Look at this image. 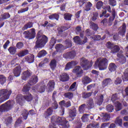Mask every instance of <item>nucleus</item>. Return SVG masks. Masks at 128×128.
Masks as SVG:
<instances>
[{
  "label": "nucleus",
  "instance_id": "obj_25",
  "mask_svg": "<svg viewBox=\"0 0 128 128\" xmlns=\"http://www.w3.org/2000/svg\"><path fill=\"white\" fill-rule=\"evenodd\" d=\"M29 114H32H32H34V110H31L29 111V112L27 110H25L24 112L22 114V116L24 120H26V118H28V116Z\"/></svg>",
  "mask_w": 128,
  "mask_h": 128
},
{
  "label": "nucleus",
  "instance_id": "obj_22",
  "mask_svg": "<svg viewBox=\"0 0 128 128\" xmlns=\"http://www.w3.org/2000/svg\"><path fill=\"white\" fill-rule=\"evenodd\" d=\"M24 100V96L22 94H18L16 97V102L18 104H20L21 102H22Z\"/></svg>",
  "mask_w": 128,
  "mask_h": 128
},
{
  "label": "nucleus",
  "instance_id": "obj_33",
  "mask_svg": "<svg viewBox=\"0 0 128 128\" xmlns=\"http://www.w3.org/2000/svg\"><path fill=\"white\" fill-rule=\"evenodd\" d=\"M32 98H34L32 95L30 93L24 96V100H26V102H32Z\"/></svg>",
  "mask_w": 128,
  "mask_h": 128
},
{
  "label": "nucleus",
  "instance_id": "obj_57",
  "mask_svg": "<svg viewBox=\"0 0 128 128\" xmlns=\"http://www.w3.org/2000/svg\"><path fill=\"white\" fill-rule=\"evenodd\" d=\"M54 118H56V117L54 116H52L51 118V122H52V124H50V128H58V127H56V124H54V122H54Z\"/></svg>",
  "mask_w": 128,
  "mask_h": 128
},
{
  "label": "nucleus",
  "instance_id": "obj_36",
  "mask_svg": "<svg viewBox=\"0 0 128 128\" xmlns=\"http://www.w3.org/2000/svg\"><path fill=\"white\" fill-rule=\"evenodd\" d=\"M50 20H58L60 18V15L57 14H52L48 16Z\"/></svg>",
  "mask_w": 128,
  "mask_h": 128
},
{
  "label": "nucleus",
  "instance_id": "obj_15",
  "mask_svg": "<svg viewBox=\"0 0 128 128\" xmlns=\"http://www.w3.org/2000/svg\"><path fill=\"white\" fill-rule=\"evenodd\" d=\"M38 82V76H34L28 81V84H29V86H34V84H36Z\"/></svg>",
  "mask_w": 128,
  "mask_h": 128
},
{
  "label": "nucleus",
  "instance_id": "obj_6",
  "mask_svg": "<svg viewBox=\"0 0 128 128\" xmlns=\"http://www.w3.org/2000/svg\"><path fill=\"white\" fill-rule=\"evenodd\" d=\"M36 29L31 28L30 30L25 31L24 32L26 38L28 40H32L36 38Z\"/></svg>",
  "mask_w": 128,
  "mask_h": 128
},
{
  "label": "nucleus",
  "instance_id": "obj_63",
  "mask_svg": "<svg viewBox=\"0 0 128 128\" xmlns=\"http://www.w3.org/2000/svg\"><path fill=\"white\" fill-rule=\"evenodd\" d=\"M23 46H24V44L22 42H18V43H17L16 45V47L18 50H20V48H22Z\"/></svg>",
  "mask_w": 128,
  "mask_h": 128
},
{
  "label": "nucleus",
  "instance_id": "obj_17",
  "mask_svg": "<svg viewBox=\"0 0 128 128\" xmlns=\"http://www.w3.org/2000/svg\"><path fill=\"white\" fill-rule=\"evenodd\" d=\"M22 68H20V66H16L14 70V74L15 76H20Z\"/></svg>",
  "mask_w": 128,
  "mask_h": 128
},
{
  "label": "nucleus",
  "instance_id": "obj_13",
  "mask_svg": "<svg viewBox=\"0 0 128 128\" xmlns=\"http://www.w3.org/2000/svg\"><path fill=\"white\" fill-rule=\"evenodd\" d=\"M126 24L124 23L119 29H118V34L120 36H124L126 34Z\"/></svg>",
  "mask_w": 128,
  "mask_h": 128
},
{
  "label": "nucleus",
  "instance_id": "obj_46",
  "mask_svg": "<svg viewBox=\"0 0 128 128\" xmlns=\"http://www.w3.org/2000/svg\"><path fill=\"white\" fill-rule=\"evenodd\" d=\"M92 6V4L90 2H87L86 5L85 10H86V12H88L89 10H90V8Z\"/></svg>",
  "mask_w": 128,
  "mask_h": 128
},
{
  "label": "nucleus",
  "instance_id": "obj_43",
  "mask_svg": "<svg viewBox=\"0 0 128 128\" xmlns=\"http://www.w3.org/2000/svg\"><path fill=\"white\" fill-rule=\"evenodd\" d=\"M90 25L91 28L94 30H98V24H96L94 22H90Z\"/></svg>",
  "mask_w": 128,
  "mask_h": 128
},
{
  "label": "nucleus",
  "instance_id": "obj_19",
  "mask_svg": "<svg viewBox=\"0 0 128 128\" xmlns=\"http://www.w3.org/2000/svg\"><path fill=\"white\" fill-rule=\"evenodd\" d=\"M90 82H92V80L88 76H84L82 78V83L84 86H86Z\"/></svg>",
  "mask_w": 128,
  "mask_h": 128
},
{
  "label": "nucleus",
  "instance_id": "obj_59",
  "mask_svg": "<svg viewBox=\"0 0 128 128\" xmlns=\"http://www.w3.org/2000/svg\"><path fill=\"white\" fill-rule=\"evenodd\" d=\"M64 96L70 100V98H72V97L74 96V94H72V93L69 92L66 93L64 94Z\"/></svg>",
  "mask_w": 128,
  "mask_h": 128
},
{
  "label": "nucleus",
  "instance_id": "obj_30",
  "mask_svg": "<svg viewBox=\"0 0 128 128\" xmlns=\"http://www.w3.org/2000/svg\"><path fill=\"white\" fill-rule=\"evenodd\" d=\"M30 84H26L24 85L22 88V92L23 94H30Z\"/></svg>",
  "mask_w": 128,
  "mask_h": 128
},
{
  "label": "nucleus",
  "instance_id": "obj_16",
  "mask_svg": "<svg viewBox=\"0 0 128 128\" xmlns=\"http://www.w3.org/2000/svg\"><path fill=\"white\" fill-rule=\"evenodd\" d=\"M95 102L98 106L102 104V102H104V96L101 94L100 96H97L95 98Z\"/></svg>",
  "mask_w": 128,
  "mask_h": 128
},
{
  "label": "nucleus",
  "instance_id": "obj_26",
  "mask_svg": "<svg viewBox=\"0 0 128 128\" xmlns=\"http://www.w3.org/2000/svg\"><path fill=\"white\" fill-rule=\"evenodd\" d=\"M120 48L119 46L118 45H114V46L112 47L110 50L111 54H116V52H120Z\"/></svg>",
  "mask_w": 128,
  "mask_h": 128
},
{
  "label": "nucleus",
  "instance_id": "obj_32",
  "mask_svg": "<svg viewBox=\"0 0 128 128\" xmlns=\"http://www.w3.org/2000/svg\"><path fill=\"white\" fill-rule=\"evenodd\" d=\"M33 24L32 22H28L22 27V30H28V28H32Z\"/></svg>",
  "mask_w": 128,
  "mask_h": 128
},
{
  "label": "nucleus",
  "instance_id": "obj_52",
  "mask_svg": "<svg viewBox=\"0 0 128 128\" xmlns=\"http://www.w3.org/2000/svg\"><path fill=\"white\" fill-rule=\"evenodd\" d=\"M92 92H83L82 94V96L84 98H90V96H92Z\"/></svg>",
  "mask_w": 128,
  "mask_h": 128
},
{
  "label": "nucleus",
  "instance_id": "obj_2",
  "mask_svg": "<svg viewBox=\"0 0 128 128\" xmlns=\"http://www.w3.org/2000/svg\"><path fill=\"white\" fill-rule=\"evenodd\" d=\"M96 68H99L100 70H104L108 68V59L106 58H98L94 64Z\"/></svg>",
  "mask_w": 128,
  "mask_h": 128
},
{
  "label": "nucleus",
  "instance_id": "obj_40",
  "mask_svg": "<svg viewBox=\"0 0 128 128\" xmlns=\"http://www.w3.org/2000/svg\"><path fill=\"white\" fill-rule=\"evenodd\" d=\"M100 128V124L98 122H94L92 124H89L88 125L86 128Z\"/></svg>",
  "mask_w": 128,
  "mask_h": 128
},
{
  "label": "nucleus",
  "instance_id": "obj_45",
  "mask_svg": "<svg viewBox=\"0 0 128 128\" xmlns=\"http://www.w3.org/2000/svg\"><path fill=\"white\" fill-rule=\"evenodd\" d=\"M12 118L11 116H8L5 119V124H6V126L12 124Z\"/></svg>",
  "mask_w": 128,
  "mask_h": 128
},
{
  "label": "nucleus",
  "instance_id": "obj_37",
  "mask_svg": "<svg viewBox=\"0 0 128 128\" xmlns=\"http://www.w3.org/2000/svg\"><path fill=\"white\" fill-rule=\"evenodd\" d=\"M87 106L89 109L92 108L94 106V100L92 98H90L87 103Z\"/></svg>",
  "mask_w": 128,
  "mask_h": 128
},
{
  "label": "nucleus",
  "instance_id": "obj_8",
  "mask_svg": "<svg viewBox=\"0 0 128 128\" xmlns=\"http://www.w3.org/2000/svg\"><path fill=\"white\" fill-rule=\"evenodd\" d=\"M73 40L74 42L77 44H84L88 42V38L86 37H84L83 38L84 40H81L80 36H76L73 38Z\"/></svg>",
  "mask_w": 128,
  "mask_h": 128
},
{
  "label": "nucleus",
  "instance_id": "obj_42",
  "mask_svg": "<svg viewBox=\"0 0 128 128\" xmlns=\"http://www.w3.org/2000/svg\"><path fill=\"white\" fill-rule=\"evenodd\" d=\"M72 14L70 13L64 14V19L65 20H72Z\"/></svg>",
  "mask_w": 128,
  "mask_h": 128
},
{
  "label": "nucleus",
  "instance_id": "obj_9",
  "mask_svg": "<svg viewBox=\"0 0 128 128\" xmlns=\"http://www.w3.org/2000/svg\"><path fill=\"white\" fill-rule=\"evenodd\" d=\"M88 64H90V62H88V60L86 58H82L80 59V64L84 70H88V68H90Z\"/></svg>",
  "mask_w": 128,
  "mask_h": 128
},
{
  "label": "nucleus",
  "instance_id": "obj_56",
  "mask_svg": "<svg viewBox=\"0 0 128 128\" xmlns=\"http://www.w3.org/2000/svg\"><path fill=\"white\" fill-rule=\"evenodd\" d=\"M2 20H6L8 18H10V15L8 12L4 13L2 14Z\"/></svg>",
  "mask_w": 128,
  "mask_h": 128
},
{
  "label": "nucleus",
  "instance_id": "obj_62",
  "mask_svg": "<svg viewBox=\"0 0 128 128\" xmlns=\"http://www.w3.org/2000/svg\"><path fill=\"white\" fill-rule=\"evenodd\" d=\"M122 80L124 82L128 81V73H124V74L122 76Z\"/></svg>",
  "mask_w": 128,
  "mask_h": 128
},
{
  "label": "nucleus",
  "instance_id": "obj_7",
  "mask_svg": "<svg viewBox=\"0 0 128 128\" xmlns=\"http://www.w3.org/2000/svg\"><path fill=\"white\" fill-rule=\"evenodd\" d=\"M116 100H118V94H113L111 100H112L115 106L116 112H119V110H122V104L120 102L116 101Z\"/></svg>",
  "mask_w": 128,
  "mask_h": 128
},
{
  "label": "nucleus",
  "instance_id": "obj_39",
  "mask_svg": "<svg viewBox=\"0 0 128 128\" xmlns=\"http://www.w3.org/2000/svg\"><path fill=\"white\" fill-rule=\"evenodd\" d=\"M8 50L10 54H14L16 52V48L14 46H10Z\"/></svg>",
  "mask_w": 128,
  "mask_h": 128
},
{
  "label": "nucleus",
  "instance_id": "obj_48",
  "mask_svg": "<svg viewBox=\"0 0 128 128\" xmlns=\"http://www.w3.org/2000/svg\"><path fill=\"white\" fill-rule=\"evenodd\" d=\"M44 90H46V84H42V85H40V88L38 90V92L42 93L44 92Z\"/></svg>",
  "mask_w": 128,
  "mask_h": 128
},
{
  "label": "nucleus",
  "instance_id": "obj_55",
  "mask_svg": "<svg viewBox=\"0 0 128 128\" xmlns=\"http://www.w3.org/2000/svg\"><path fill=\"white\" fill-rule=\"evenodd\" d=\"M106 108V110H108L109 112H112V110H114V106L112 104H108Z\"/></svg>",
  "mask_w": 128,
  "mask_h": 128
},
{
  "label": "nucleus",
  "instance_id": "obj_60",
  "mask_svg": "<svg viewBox=\"0 0 128 128\" xmlns=\"http://www.w3.org/2000/svg\"><path fill=\"white\" fill-rule=\"evenodd\" d=\"M56 38H52L50 41V46L52 48V46H54V44H56Z\"/></svg>",
  "mask_w": 128,
  "mask_h": 128
},
{
  "label": "nucleus",
  "instance_id": "obj_50",
  "mask_svg": "<svg viewBox=\"0 0 128 128\" xmlns=\"http://www.w3.org/2000/svg\"><path fill=\"white\" fill-rule=\"evenodd\" d=\"M6 81V78L3 75H0V84H4V82Z\"/></svg>",
  "mask_w": 128,
  "mask_h": 128
},
{
  "label": "nucleus",
  "instance_id": "obj_41",
  "mask_svg": "<svg viewBox=\"0 0 128 128\" xmlns=\"http://www.w3.org/2000/svg\"><path fill=\"white\" fill-rule=\"evenodd\" d=\"M112 79L110 78H106L103 81V85L104 86H106L112 84Z\"/></svg>",
  "mask_w": 128,
  "mask_h": 128
},
{
  "label": "nucleus",
  "instance_id": "obj_5",
  "mask_svg": "<svg viewBox=\"0 0 128 128\" xmlns=\"http://www.w3.org/2000/svg\"><path fill=\"white\" fill-rule=\"evenodd\" d=\"M56 120L55 121L56 124H58L60 128H70V124L66 120V118L64 117L57 116L56 118Z\"/></svg>",
  "mask_w": 128,
  "mask_h": 128
},
{
  "label": "nucleus",
  "instance_id": "obj_1",
  "mask_svg": "<svg viewBox=\"0 0 128 128\" xmlns=\"http://www.w3.org/2000/svg\"><path fill=\"white\" fill-rule=\"evenodd\" d=\"M36 38V46L37 48H44L48 42V37L42 34V30H40L37 34Z\"/></svg>",
  "mask_w": 128,
  "mask_h": 128
},
{
  "label": "nucleus",
  "instance_id": "obj_38",
  "mask_svg": "<svg viewBox=\"0 0 128 128\" xmlns=\"http://www.w3.org/2000/svg\"><path fill=\"white\" fill-rule=\"evenodd\" d=\"M108 70L110 72H114L116 70V66L114 63H110L108 66Z\"/></svg>",
  "mask_w": 128,
  "mask_h": 128
},
{
  "label": "nucleus",
  "instance_id": "obj_53",
  "mask_svg": "<svg viewBox=\"0 0 128 128\" xmlns=\"http://www.w3.org/2000/svg\"><path fill=\"white\" fill-rule=\"evenodd\" d=\"M86 108V104H82L78 108V110L80 114H83L84 112V108Z\"/></svg>",
  "mask_w": 128,
  "mask_h": 128
},
{
  "label": "nucleus",
  "instance_id": "obj_51",
  "mask_svg": "<svg viewBox=\"0 0 128 128\" xmlns=\"http://www.w3.org/2000/svg\"><path fill=\"white\" fill-rule=\"evenodd\" d=\"M104 6V2L102 1H98L96 4V8L98 10H100Z\"/></svg>",
  "mask_w": 128,
  "mask_h": 128
},
{
  "label": "nucleus",
  "instance_id": "obj_34",
  "mask_svg": "<svg viewBox=\"0 0 128 128\" xmlns=\"http://www.w3.org/2000/svg\"><path fill=\"white\" fill-rule=\"evenodd\" d=\"M117 56H118V58H120L119 62H120V64H124L126 62V57H124V55L118 54Z\"/></svg>",
  "mask_w": 128,
  "mask_h": 128
},
{
  "label": "nucleus",
  "instance_id": "obj_28",
  "mask_svg": "<svg viewBox=\"0 0 128 128\" xmlns=\"http://www.w3.org/2000/svg\"><path fill=\"white\" fill-rule=\"evenodd\" d=\"M69 116L72 120H74V118L76 116V109L74 108L70 111Z\"/></svg>",
  "mask_w": 128,
  "mask_h": 128
},
{
  "label": "nucleus",
  "instance_id": "obj_31",
  "mask_svg": "<svg viewBox=\"0 0 128 128\" xmlns=\"http://www.w3.org/2000/svg\"><path fill=\"white\" fill-rule=\"evenodd\" d=\"M28 54V50H23L20 51L18 53V56L19 58H22V56H26Z\"/></svg>",
  "mask_w": 128,
  "mask_h": 128
},
{
  "label": "nucleus",
  "instance_id": "obj_27",
  "mask_svg": "<svg viewBox=\"0 0 128 128\" xmlns=\"http://www.w3.org/2000/svg\"><path fill=\"white\" fill-rule=\"evenodd\" d=\"M55 48L57 52H60L64 50L66 48L62 44H59L56 45Z\"/></svg>",
  "mask_w": 128,
  "mask_h": 128
},
{
  "label": "nucleus",
  "instance_id": "obj_20",
  "mask_svg": "<svg viewBox=\"0 0 128 128\" xmlns=\"http://www.w3.org/2000/svg\"><path fill=\"white\" fill-rule=\"evenodd\" d=\"M47 88L48 90V92L54 90V80H50L47 85Z\"/></svg>",
  "mask_w": 128,
  "mask_h": 128
},
{
  "label": "nucleus",
  "instance_id": "obj_35",
  "mask_svg": "<svg viewBox=\"0 0 128 128\" xmlns=\"http://www.w3.org/2000/svg\"><path fill=\"white\" fill-rule=\"evenodd\" d=\"M110 118V116L108 114H103L102 120V122H108Z\"/></svg>",
  "mask_w": 128,
  "mask_h": 128
},
{
  "label": "nucleus",
  "instance_id": "obj_18",
  "mask_svg": "<svg viewBox=\"0 0 128 128\" xmlns=\"http://www.w3.org/2000/svg\"><path fill=\"white\" fill-rule=\"evenodd\" d=\"M70 77L66 73H63L60 76V80L61 82H68Z\"/></svg>",
  "mask_w": 128,
  "mask_h": 128
},
{
  "label": "nucleus",
  "instance_id": "obj_4",
  "mask_svg": "<svg viewBox=\"0 0 128 128\" xmlns=\"http://www.w3.org/2000/svg\"><path fill=\"white\" fill-rule=\"evenodd\" d=\"M14 101H10V100L2 104L0 106V114L2 112H8V110H10L14 108Z\"/></svg>",
  "mask_w": 128,
  "mask_h": 128
},
{
  "label": "nucleus",
  "instance_id": "obj_14",
  "mask_svg": "<svg viewBox=\"0 0 128 128\" xmlns=\"http://www.w3.org/2000/svg\"><path fill=\"white\" fill-rule=\"evenodd\" d=\"M31 76L32 72L28 71V70H27L23 72L22 75V78L24 80H26Z\"/></svg>",
  "mask_w": 128,
  "mask_h": 128
},
{
  "label": "nucleus",
  "instance_id": "obj_3",
  "mask_svg": "<svg viewBox=\"0 0 128 128\" xmlns=\"http://www.w3.org/2000/svg\"><path fill=\"white\" fill-rule=\"evenodd\" d=\"M12 94V90L2 89L0 90V96H2L0 98V104L2 102H6L7 100L10 98V96Z\"/></svg>",
  "mask_w": 128,
  "mask_h": 128
},
{
  "label": "nucleus",
  "instance_id": "obj_24",
  "mask_svg": "<svg viewBox=\"0 0 128 128\" xmlns=\"http://www.w3.org/2000/svg\"><path fill=\"white\" fill-rule=\"evenodd\" d=\"M54 110L52 108H50L47 110V111L44 113V116L45 118H48L52 114Z\"/></svg>",
  "mask_w": 128,
  "mask_h": 128
},
{
  "label": "nucleus",
  "instance_id": "obj_12",
  "mask_svg": "<svg viewBox=\"0 0 128 128\" xmlns=\"http://www.w3.org/2000/svg\"><path fill=\"white\" fill-rule=\"evenodd\" d=\"M63 56L65 58H71V60H72V58L76 56V52L74 51L68 52L64 54Z\"/></svg>",
  "mask_w": 128,
  "mask_h": 128
},
{
  "label": "nucleus",
  "instance_id": "obj_58",
  "mask_svg": "<svg viewBox=\"0 0 128 128\" xmlns=\"http://www.w3.org/2000/svg\"><path fill=\"white\" fill-rule=\"evenodd\" d=\"M114 44H112V42H108L106 44V46L107 48H109V50H111L112 48H114Z\"/></svg>",
  "mask_w": 128,
  "mask_h": 128
},
{
  "label": "nucleus",
  "instance_id": "obj_29",
  "mask_svg": "<svg viewBox=\"0 0 128 128\" xmlns=\"http://www.w3.org/2000/svg\"><path fill=\"white\" fill-rule=\"evenodd\" d=\"M60 106H61L62 108V106H66V108H68L69 106H70L72 104H70V101H68L66 102V101L62 100L60 103Z\"/></svg>",
  "mask_w": 128,
  "mask_h": 128
},
{
  "label": "nucleus",
  "instance_id": "obj_11",
  "mask_svg": "<svg viewBox=\"0 0 128 128\" xmlns=\"http://www.w3.org/2000/svg\"><path fill=\"white\" fill-rule=\"evenodd\" d=\"M112 16H110L108 20V24L110 26L112 25V22L114 20V18H116V9H114V8L112 9Z\"/></svg>",
  "mask_w": 128,
  "mask_h": 128
},
{
  "label": "nucleus",
  "instance_id": "obj_61",
  "mask_svg": "<svg viewBox=\"0 0 128 128\" xmlns=\"http://www.w3.org/2000/svg\"><path fill=\"white\" fill-rule=\"evenodd\" d=\"M104 16V18H108L110 14H106V10L103 11L102 14L100 15V18H102Z\"/></svg>",
  "mask_w": 128,
  "mask_h": 128
},
{
  "label": "nucleus",
  "instance_id": "obj_23",
  "mask_svg": "<svg viewBox=\"0 0 128 128\" xmlns=\"http://www.w3.org/2000/svg\"><path fill=\"white\" fill-rule=\"evenodd\" d=\"M25 60L29 64H32L34 60V54H30L25 57Z\"/></svg>",
  "mask_w": 128,
  "mask_h": 128
},
{
  "label": "nucleus",
  "instance_id": "obj_44",
  "mask_svg": "<svg viewBox=\"0 0 128 128\" xmlns=\"http://www.w3.org/2000/svg\"><path fill=\"white\" fill-rule=\"evenodd\" d=\"M50 66L52 70H54L56 66V60H52L50 62Z\"/></svg>",
  "mask_w": 128,
  "mask_h": 128
},
{
  "label": "nucleus",
  "instance_id": "obj_21",
  "mask_svg": "<svg viewBox=\"0 0 128 128\" xmlns=\"http://www.w3.org/2000/svg\"><path fill=\"white\" fill-rule=\"evenodd\" d=\"M56 92H54L52 94V101L54 102L52 104V106L54 108V110H56L58 108V103L56 102Z\"/></svg>",
  "mask_w": 128,
  "mask_h": 128
},
{
  "label": "nucleus",
  "instance_id": "obj_47",
  "mask_svg": "<svg viewBox=\"0 0 128 128\" xmlns=\"http://www.w3.org/2000/svg\"><path fill=\"white\" fill-rule=\"evenodd\" d=\"M115 124H118V126H122V120L120 118V117H118L115 120Z\"/></svg>",
  "mask_w": 128,
  "mask_h": 128
},
{
  "label": "nucleus",
  "instance_id": "obj_64",
  "mask_svg": "<svg viewBox=\"0 0 128 128\" xmlns=\"http://www.w3.org/2000/svg\"><path fill=\"white\" fill-rule=\"evenodd\" d=\"M72 68V64L70 63V62H68L66 64V66L65 67V70H70V68Z\"/></svg>",
  "mask_w": 128,
  "mask_h": 128
},
{
  "label": "nucleus",
  "instance_id": "obj_54",
  "mask_svg": "<svg viewBox=\"0 0 128 128\" xmlns=\"http://www.w3.org/2000/svg\"><path fill=\"white\" fill-rule=\"evenodd\" d=\"M64 42L65 44H66V48H72V40H66Z\"/></svg>",
  "mask_w": 128,
  "mask_h": 128
},
{
  "label": "nucleus",
  "instance_id": "obj_49",
  "mask_svg": "<svg viewBox=\"0 0 128 128\" xmlns=\"http://www.w3.org/2000/svg\"><path fill=\"white\" fill-rule=\"evenodd\" d=\"M46 54V52L44 50H42L40 51L38 55V58H42Z\"/></svg>",
  "mask_w": 128,
  "mask_h": 128
},
{
  "label": "nucleus",
  "instance_id": "obj_10",
  "mask_svg": "<svg viewBox=\"0 0 128 128\" xmlns=\"http://www.w3.org/2000/svg\"><path fill=\"white\" fill-rule=\"evenodd\" d=\"M73 72L76 74L78 76H82V74H84V70H82L80 66H76L73 70Z\"/></svg>",
  "mask_w": 128,
  "mask_h": 128
}]
</instances>
